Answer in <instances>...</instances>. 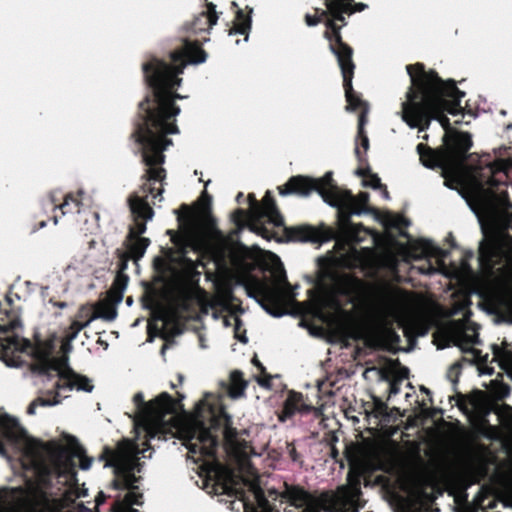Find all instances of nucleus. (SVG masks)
<instances>
[{
  "label": "nucleus",
  "instance_id": "obj_52",
  "mask_svg": "<svg viewBox=\"0 0 512 512\" xmlns=\"http://www.w3.org/2000/svg\"><path fill=\"white\" fill-rule=\"evenodd\" d=\"M57 222H58L57 217H54V224H57Z\"/></svg>",
  "mask_w": 512,
  "mask_h": 512
},
{
  "label": "nucleus",
  "instance_id": "obj_50",
  "mask_svg": "<svg viewBox=\"0 0 512 512\" xmlns=\"http://www.w3.org/2000/svg\"><path fill=\"white\" fill-rule=\"evenodd\" d=\"M422 391H424L425 393L429 394V390L425 387H422Z\"/></svg>",
  "mask_w": 512,
  "mask_h": 512
},
{
  "label": "nucleus",
  "instance_id": "obj_34",
  "mask_svg": "<svg viewBox=\"0 0 512 512\" xmlns=\"http://www.w3.org/2000/svg\"><path fill=\"white\" fill-rule=\"evenodd\" d=\"M159 321H160L161 326L159 327L158 323H157V324H155V328L163 335V337H166L167 336L166 326L168 325V316L163 315L159 319Z\"/></svg>",
  "mask_w": 512,
  "mask_h": 512
},
{
  "label": "nucleus",
  "instance_id": "obj_41",
  "mask_svg": "<svg viewBox=\"0 0 512 512\" xmlns=\"http://www.w3.org/2000/svg\"><path fill=\"white\" fill-rule=\"evenodd\" d=\"M355 154L358 157V159L361 161L362 160V155H361L360 148L358 146L355 148Z\"/></svg>",
  "mask_w": 512,
  "mask_h": 512
},
{
  "label": "nucleus",
  "instance_id": "obj_3",
  "mask_svg": "<svg viewBox=\"0 0 512 512\" xmlns=\"http://www.w3.org/2000/svg\"><path fill=\"white\" fill-rule=\"evenodd\" d=\"M444 140V147L438 151L422 143L417 145L422 164L428 168H441L446 186L452 188L450 183L455 182L465 188L469 197L483 213L499 220L505 229H512L511 204L507 191L502 187L511 162L507 159H497L493 162L482 160L479 166L468 167L465 160L472 147L470 134H449L446 131Z\"/></svg>",
  "mask_w": 512,
  "mask_h": 512
},
{
  "label": "nucleus",
  "instance_id": "obj_37",
  "mask_svg": "<svg viewBox=\"0 0 512 512\" xmlns=\"http://www.w3.org/2000/svg\"><path fill=\"white\" fill-rule=\"evenodd\" d=\"M198 338H199V345H200V347L202 349L207 348L206 339H205L204 335L203 334H199Z\"/></svg>",
  "mask_w": 512,
  "mask_h": 512
},
{
  "label": "nucleus",
  "instance_id": "obj_15",
  "mask_svg": "<svg viewBox=\"0 0 512 512\" xmlns=\"http://www.w3.org/2000/svg\"><path fill=\"white\" fill-rule=\"evenodd\" d=\"M409 254L415 259L434 257L437 262V267L428 263L424 266L419 267L421 273L433 274L436 272H443L445 269L444 258L447 256V251L440 249L435 246L431 241L421 239L415 241L409 249Z\"/></svg>",
  "mask_w": 512,
  "mask_h": 512
},
{
  "label": "nucleus",
  "instance_id": "obj_40",
  "mask_svg": "<svg viewBox=\"0 0 512 512\" xmlns=\"http://www.w3.org/2000/svg\"><path fill=\"white\" fill-rule=\"evenodd\" d=\"M103 502H104V496H103V494H102V493H100V494L98 495V497L96 498V503H97V505H100V504H102Z\"/></svg>",
  "mask_w": 512,
  "mask_h": 512
},
{
  "label": "nucleus",
  "instance_id": "obj_26",
  "mask_svg": "<svg viewBox=\"0 0 512 512\" xmlns=\"http://www.w3.org/2000/svg\"><path fill=\"white\" fill-rule=\"evenodd\" d=\"M250 27H251L250 18L246 17L241 10H238L234 27H233V29L230 30V35H232V34H247ZM247 40H248V35H246L244 38V41H247Z\"/></svg>",
  "mask_w": 512,
  "mask_h": 512
},
{
  "label": "nucleus",
  "instance_id": "obj_22",
  "mask_svg": "<svg viewBox=\"0 0 512 512\" xmlns=\"http://www.w3.org/2000/svg\"><path fill=\"white\" fill-rule=\"evenodd\" d=\"M493 361L498 362L499 366L506 370L507 374L512 378V352L501 348L498 345H492Z\"/></svg>",
  "mask_w": 512,
  "mask_h": 512
},
{
  "label": "nucleus",
  "instance_id": "obj_45",
  "mask_svg": "<svg viewBox=\"0 0 512 512\" xmlns=\"http://www.w3.org/2000/svg\"><path fill=\"white\" fill-rule=\"evenodd\" d=\"M507 307L512 314V300L507 304Z\"/></svg>",
  "mask_w": 512,
  "mask_h": 512
},
{
  "label": "nucleus",
  "instance_id": "obj_42",
  "mask_svg": "<svg viewBox=\"0 0 512 512\" xmlns=\"http://www.w3.org/2000/svg\"><path fill=\"white\" fill-rule=\"evenodd\" d=\"M202 200L210 201V196L207 194L206 191H204L201 195Z\"/></svg>",
  "mask_w": 512,
  "mask_h": 512
},
{
  "label": "nucleus",
  "instance_id": "obj_5",
  "mask_svg": "<svg viewBox=\"0 0 512 512\" xmlns=\"http://www.w3.org/2000/svg\"><path fill=\"white\" fill-rule=\"evenodd\" d=\"M312 191L318 192L326 203L338 208L339 230L344 241H337L336 245L340 247V251L328 260L336 266H356L360 262L361 256L351 243L361 242L363 237L359 234L361 231L366 232V230L362 225L352 223L350 216L352 214L361 215L366 212L365 206L369 194L361 192L355 197L350 191L341 190L333 183L332 173L330 172L319 179L295 176L284 186L279 187V193L283 196L291 193L308 196Z\"/></svg>",
  "mask_w": 512,
  "mask_h": 512
},
{
  "label": "nucleus",
  "instance_id": "obj_20",
  "mask_svg": "<svg viewBox=\"0 0 512 512\" xmlns=\"http://www.w3.org/2000/svg\"><path fill=\"white\" fill-rule=\"evenodd\" d=\"M128 284V276L119 272L108 292V297L113 303L119 304L123 299V292Z\"/></svg>",
  "mask_w": 512,
  "mask_h": 512
},
{
  "label": "nucleus",
  "instance_id": "obj_30",
  "mask_svg": "<svg viewBox=\"0 0 512 512\" xmlns=\"http://www.w3.org/2000/svg\"><path fill=\"white\" fill-rule=\"evenodd\" d=\"M356 173L363 177V185L366 187H371L373 189L379 188L381 186L380 178H378L374 174H369L364 169H358Z\"/></svg>",
  "mask_w": 512,
  "mask_h": 512
},
{
  "label": "nucleus",
  "instance_id": "obj_28",
  "mask_svg": "<svg viewBox=\"0 0 512 512\" xmlns=\"http://www.w3.org/2000/svg\"><path fill=\"white\" fill-rule=\"evenodd\" d=\"M293 238L299 241H312L320 240L317 230L309 226L298 227L293 231Z\"/></svg>",
  "mask_w": 512,
  "mask_h": 512
},
{
  "label": "nucleus",
  "instance_id": "obj_25",
  "mask_svg": "<svg viewBox=\"0 0 512 512\" xmlns=\"http://www.w3.org/2000/svg\"><path fill=\"white\" fill-rule=\"evenodd\" d=\"M47 391L56 393V391L52 385H51V387H47ZM66 397H67L66 392H63L61 394V396H58L57 394H55V397L53 400L38 398L30 403V405L28 406V409H27V413L30 415H34L36 413V408L38 406H54V405H57L60 403L59 398H66Z\"/></svg>",
  "mask_w": 512,
  "mask_h": 512
},
{
  "label": "nucleus",
  "instance_id": "obj_14",
  "mask_svg": "<svg viewBox=\"0 0 512 512\" xmlns=\"http://www.w3.org/2000/svg\"><path fill=\"white\" fill-rule=\"evenodd\" d=\"M454 343L463 351L471 352L479 361V373L481 375H491L494 372L492 367L486 365L488 355L481 356V352L474 349L473 346L479 343L478 339V326L474 323L466 324L458 329L453 334Z\"/></svg>",
  "mask_w": 512,
  "mask_h": 512
},
{
  "label": "nucleus",
  "instance_id": "obj_17",
  "mask_svg": "<svg viewBox=\"0 0 512 512\" xmlns=\"http://www.w3.org/2000/svg\"><path fill=\"white\" fill-rule=\"evenodd\" d=\"M311 410V407L304 404L303 396L300 393L290 392L284 402L283 410L279 415L280 421L284 422L295 413H306Z\"/></svg>",
  "mask_w": 512,
  "mask_h": 512
},
{
  "label": "nucleus",
  "instance_id": "obj_2",
  "mask_svg": "<svg viewBox=\"0 0 512 512\" xmlns=\"http://www.w3.org/2000/svg\"><path fill=\"white\" fill-rule=\"evenodd\" d=\"M171 58L172 65L152 58L142 66L145 80L152 91L150 96L139 103V119L134 132L145 165L141 187L143 195L134 194L128 200L133 223L127 237V250L135 261L143 257L150 244L148 238L141 236L146 231V223L154 216L145 198L149 194L157 198L163 193L162 182L166 177L162 167L165 162L163 152L172 145L166 136L179 132L175 118L180 108L174 105V100L183 97L173 92L182 81L178 75L183 73L188 63L205 62L206 53L197 44L186 43L185 49L172 53Z\"/></svg>",
  "mask_w": 512,
  "mask_h": 512
},
{
  "label": "nucleus",
  "instance_id": "obj_36",
  "mask_svg": "<svg viewBox=\"0 0 512 512\" xmlns=\"http://www.w3.org/2000/svg\"><path fill=\"white\" fill-rule=\"evenodd\" d=\"M401 512H423V511L419 507H416L414 505H409V506L403 508V510Z\"/></svg>",
  "mask_w": 512,
  "mask_h": 512
},
{
  "label": "nucleus",
  "instance_id": "obj_47",
  "mask_svg": "<svg viewBox=\"0 0 512 512\" xmlns=\"http://www.w3.org/2000/svg\"><path fill=\"white\" fill-rule=\"evenodd\" d=\"M223 322H224V325H225V326H228V325H229V322H228V319H227V318H224Z\"/></svg>",
  "mask_w": 512,
  "mask_h": 512
},
{
  "label": "nucleus",
  "instance_id": "obj_11",
  "mask_svg": "<svg viewBox=\"0 0 512 512\" xmlns=\"http://www.w3.org/2000/svg\"><path fill=\"white\" fill-rule=\"evenodd\" d=\"M180 232L172 233L171 240L181 250L175 258H169L167 269L178 279L193 282L200 275L197 271L198 260H193L185 255L187 247H194L199 238V227L197 221L191 215L179 218Z\"/></svg>",
  "mask_w": 512,
  "mask_h": 512
},
{
  "label": "nucleus",
  "instance_id": "obj_6",
  "mask_svg": "<svg viewBox=\"0 0 512 512\" xmlns=\"http://www.w3.org/2000/svg\"><path fill=\"white\" fill-rule=\"evenodd\" d=\"M406 69L411 86L402 103V120L409 127L424 131L435 119L447 130L449 119L445 113L456 116L462 112L464 92L453 81H442L434 71H424L422 64L408 65Z\"/></svg>",
  "mask_w": 512,
  "mask_h": 512
},
{
  "label": "nucleus",
  "instance_id": "obj_38",
  "mask_svg": "<svg viewBox=\"0 0 512 512\" xmlns=\"http://www.w3.org/2000/svg\"><path fill=\"white\" fill-rule=\"evenodd\" d=\"M397 393H399V388H398V386H397V384H396V383H392V384L390 385V395H391V394H394V395H395V394H397Z\"/></svg>",
  "mask_w": 512,
  "mask_h": 512
},
{
  "label": "nucleus",
  "instance_id": "obj_23",
  "mask_svg": "<svg viewBox=\"0 0 512 512\" xmlns=\"http://www.w3.org/2000/svg\"><path fill=\"white\" fill-rule=\"evenodd\" d=\"M247 383L242 378V373L234 371L230 375L228 394L231 398H239L244 394Z\"/></svg>",
  "mask_w": 512,
  "mask_h": 512
},
{
  "label": "nucleus",
  "instance_id": "obj_46",
  "mask_svg": "<svg viewBox=\"0 0 512 512\" xmlns=\"http://www.w3.org/2000/svg\"><path fill=\"white\" fill-rule=\"evenodd\" d=\"M480 253H481V257L484 258L485 257V252H484V249L482 247L480 248Z\"/></svg>",
  "mask_w": 512,
  "mask_h": 512
},
{
  "label": "nucleus",
  "instance_id": "obj_12",
  "mask_svg": "<svg viewBox=\"0 0 512 512\" xmlns=\"http://www.w3.org/2000/svg\"><path fill=\"white\" fill-rule=\"evenodd\" d=\"M249 203V221L252 231L262 234V224L264 219L275 227L283 225V219L275 206L270 191L266 192L261 203H259L253 195H249Z\"/></svg>",
  "mask_w": 512,
  "mask_h": 512
},
{
  "label": "nucleus",
  "instance_id": "obj_31",
  "mask_svg": "<svg viewBox=\"0 0 512 512\" xmlns=\"http://www.w3.org/2000/svg\"><path fill=\"white\" fill-rule=\"evenodd\" d=\"M492 391L498 398H504L509 394V387L506 384L499 383L496 380L491 381Z\"/></svg>",
  "mask_w": 512,
  "mask_h": 512
},
{
  "label": "nucleus",
  "instance_id": "obj_1",
  "mask_svg": "<svg viewBox=\"0 0 512 512\" xmlns=\"http://www.w3.org/2000/svg\"><path fill=\"white\" fill-rule=\"evenodd\" d=\"M212 394H206L193 414L178 415L181 405L168 393L163 392L154 400L145 402L138 392L133 397L136 412L133 416L135 440L121 441L116 450L105 449V467H113L116 489H128L123 500L115 503V512H137L132 505L142 504V494L137 492L140 472V454L148 448L147 440L164 439L168 435L178 437L188 449V457L198 462L202 457H212L218 442L217 431H221L227 449L235 458V467L228 468L219 462L204 463L205 488L209 493L227 495L240 500L246 508L256 505L254 512H338V489L314 497L305 490L284 485V490H268V497L260 486L257 471L248 457L250 447L238 439V432L232 427L230 417L217 404Z\"/></svg>",
  "mask_w": 512,
  "mask_h": 512
},
{
  "label": "nucleus",
  "instance_id": "obj_19",
  "mask_svg": "<svg viewBox=\"0 0 512 512\" xmlns=\"http://www.w3.org/2000/svg\"><path fill=\"white\" fill-rule=\"evenodd\" d=\"M316 305L320 312L339 313L341 303L337 295L332 291L322 292L316 299Z\"/></svg>",
  "mask_w": 512,
  "mask_h": 512
},
{
  "label": "nucleus",
  "instance_id": "obj_24",
  "mask_svg": "<svg viewBox=\"0 0 512 512\" xmlns=\"http://www.w3.org/2000/svg\"><path fill=\"white\" fill-rule=\"evenodd\" d=\"M381 222L385 227L396 228L404 235L402 228L408 226L409 222L402 215L386 212L381 216Z\"/></svg>",
  "mask_w": 512,
  "mask_h": 512
},
{
  "label": "nucleus",
  "instance_id": "obj_33",
  "mask_svg": "<svg viewBox=\"0 0 512 512\" xmlns=\"http://www.w3.org/2000/svg\"><path fill=\"white\" fill-rule=\"evenodd\" d=\"M226 304L224 303L223 300L219 299V298H213L209 301V303L207 304V306L205 307L206 309V312L208 313V310L210 309L211 312H212V315L214 318H217V315H216V312L215 310L218 308V307H225Z\"/></svg>",
  "mask_w": 512,
  "mask_h": 512
},
{
  "label": "nucleus",
  "instance_id": "obj_29",
  "mask_svg": "<svg viewBox=\"0 0 512 512\" xmlns=\"http://www.w3.org/2000/svg\"><path fill=\"white\" fill-rule=\"evenodd\" d=\"M70 202H74L76 206L79 207L86 206L89 203V197L86 196L82 190L78 192L77 198L71 195L66 196L65 201L59 206V209L62 210V214L66 213L64 209L70 205Z\"/></svg>",
  "mask_w": 512,
  "mask_h": 512
},
{
  "label": "nucleus",
  "instance_id": "obj_4",
  "mask_svg": "<svg viewBox=\"0 0 512 512\" xmlns=\"http://www.w3.org/2000/svg\"><path fill=\"white\" fill-rule=\"evenodd\" d=\"M14 454L27 469H33L47 478L58 490L63 489L67 500L85 497L87 491L77 487L74 456L57 441L40 442L27 435L17 418L0 409V455L6 458Z\"/></svg>",
  "mask_w": 512,
  "mask_h": 512
},
{
  "label": "nucleus",
  "instance_id": "obj_7",
  "mask_svg": "<svg viewBox=\"0 0 512 512\" xmlns=\"http://www.w3.org/2000/svg\"><path fill=\"white\" fill-rule=\"evenodd\" d=\"M92 322L87 319L84 322L74 321L65 338L61 343V357L53 355V347L51 343L39 346L35 351V363L33 371L37 373L43 382H52V386L58 396L63 392H69L73 389L77 391L91 392L94 388L91 380L86 376L75 373L68 366L67 354L72 350V341L77 337L78 333Z\"/></svg>",
  "mask_w": 512,
  "mask_h": 512
},
{
  "label": "nucleus",
  "instance_id": "obj_32",
  "mask_svg": "<svg viewBox=\"0 0 512 512\" xmlns=\"http://www.w3.org/2000/svg\"><path fill=\"white\" fill-rule=\"evenodd\" d=\"M253 362L261 369V373L263 374L262 376H256V381L260 386L264 388H270V381L272 376L264 373V367L259 363L257 359H253Z\"/></svg>",
  "mask_w": 512,
  "mask_h": 512
},
{
  "label": "nucleus",
  "instance_id": "obj_35",
  "mask_svg": "<svg viewBox=\"0 0 512 512\" xmlns=\"http://www.w3.org/2000/svg\"><path fill=\"white\" fill-rule=\"evenodd\" d=\"M76 456L80 459V468L82 470H88L92 465V459L86 456L76 453Z\"/></svg>",
  "mask_w": 512,
  "mask_h": 512
},
{
  "label": "nucleus",
  "instance_id": "obj_44",
  "mask_svg": "<svg viewBox=\"0 0 512 512\" xmlns=\"http://www.w3.org/2000/svg\"><path fill=\"white\" fill-rule=\"evenodd\" d=\"M382 195H383V197H384V198H386V199H388V198H389V195H388L387 190H383V191H382Z\"/></svg>",
  "mask_w": 512,
  "mask_h": 512
},
{
  "label": "nucleus",
  "instance_id": "obj_27",
  "mask_svg": "<svg viewBox=\"0 0 512 512\" xmlns=\"http://www.w3.org/2000/svg\"><path fill=\"white\" fill-rule=\"evenodd\" d=\"M15 493V490L0 491V512H17V503H13Z\"/></svg>",
  "mask_w": 512,
  "mask_h": 512
},
{
  "label": "nucleus",
  "instance_id": "obj_49",
  "mask_svg": "<svg viewBox=\"0 0 512 512\" xmlns=\"http://www.w3.org/2000/svg\"><path fill=\"white\" fill-rule=\"evenodd\" d=\"M247 254H248V250H247V248H244V250H243V255H244V256H247Z\"/></svg>",
  "mask_w": 512,
  "mask_h": 512
},
{
  "label": "nucleus",
  "instance_id": "obj_16",
  "mask_svg": "<svg viewBox=\"0 0 512 512\" xmlns=\"http://www.w3.org/2000/svg\"><path fill=\"white\" fill-rule=\"evenodd\" d=\"M352 94H353V104L354 105L350 106V102L347 98V94L345 93L346 100L348 103L346 109L348 111H355L356 109L361 108V113L359 115V121H358V139H360L361 146L363 147L364 152H366L369 147V140H368L367 135L365 134L364 126L367 122L368 106L365 102H363L356 95V93L353 90H352Z\"/></svg>",
  "mask_w": 512,
  "mask_h": 512
},
{
  "label": "nucleus",
  "instance_id": "obj_13",
  "mask_svg": "<svg viewBox=\"0 0 512 512\" xmlns=\"http://www.w3.org/2000/svg\"><path fill=\"white\" fill-rule=\"evenodd\" d=\"M0 347L2 359L9 366L16 365L15 361L9 362L8 358L16 352H24L30 347V342L21 337V325L16 319L6 318L0 323Z\"/></svg>",
  "mask_w": 512,
  "mask_h": 512
},
{
  "label": "nucleus",
  "instance_id": "obj_8",
  "mask_svg": "<svg viewBox=\"0 0 512 512\" xmlns=\"http://www.w3.org/2000/svg\"><path fill=\"white\" fill-rule=\"evenodd\" d=\"M325 10L316 9V15L307 14L305 20L308 26H315L323 22L326 26L324 36L329 41L331 51L335 54L340 66L343 86L346 90L350 106H353L352 77L354 64L352 62V49L341 40L340 29L346 25V17L356 11L367 8L364 3L354 4V0H324Z\"/></svg>",
  "mask_w": 512,
  "mask_h": 512
},
{
  "label": "nucleus",
  "instance_id": "obj_10",
  "mask_svg": "<svg viewBox=\"0 0 512 512\" xmlns=\"http://www.w3.org/2000/svg\"><path fill=\"white\" fill-rule=\"evenodd\" d=\"M377 307L384 321L393 320L414 336H424L428 331L426 320L411 312V298L401 290H384L379 295Z\"/></svg>",
  "mask_w": 512,
  "mask_h": 512
},
{
  "label": "nucleus",
  "instance_id": "obj_48",
  "mask_svg": "<svg viewBox=\"0 0 512 512\" xmlns=\"http://www.w3.org/2000/svg\"><path fill=\"white\" fill-rule=\"evenodd\" d=\"M173 329H174L173 334H179V330L177 327H174Z\"/></svg>",
  "mask_w": 512,
  "mask_h": 512
},
{
  "label": "nucleus",
  "instance_id": "obj_51",
  "mask_svg": "<svg viewBox=\"0 0 512 512\" xmlns=\"http://www.w3.org/2000/svg\"><path fill=\"white\" fill-rule=\"evenodd\" d=\"M86 312L88 313V312H89V309H83V310H81V313H86Z\"/></svg>",
  "mask_w": 512,
  "mask_h": 512
},
{
  "label": "nucleus",
  "instance_id": "obj_18",
  "mask_svg": "<svg viewBox=\"0 0 512 512\" xmlns=\"http://www.w3.org/2000/svg\"><path fill=\"white\" fill-rule=\"evenodd\" d=\"M217 15L214 5L210 4L207 11L198 15L192 24V31L198 33L211 29L217 23Z\"/></svg>",
  "mask_w": 512,
  "mask_h": 512
},
{
  "label": "nucleus",
  "instance_id": "obj_9",
  "mask_svg": "<svg viewBox=\"0 0 512 512\" xmlns=\"http://www.w3.org/2000/svg\"><path fill=\"white\" fill-rule=\"evenodd\" d=\"M268 259L274 268L275 280H261L249 275L245 279V288L248 295L256 299L269 314L279 317L283 314L281 305L287 295V283L280 258L269 253Z\"/></svg>",
  "mask_w": 512,
  "mask_h": 512
},
{
  "label": "nucleus",
  "instance_id": "obj_39",
  "mask_svg": "<svg viewBox=\"0 0 512 512\" xmlns=\"http://www.w3.org/2000/svg\"><path fill=\"white\" fill-rule=\"evenodd\" d=\"M232 261H233L234 265L245 268L244 267L245 265L240 262V260L238 259V257L236 255L232 256Z\"/></svg>",
  "mask_w": 512,
  "mask_h": 512
},
{
  "label": "nucleus",
  "instance_id": "obj_43",
  "mask_svg": "<svg viewBox=\"0 0 512 512\" xmlns=\"http://www.w3.org/2000/svg\"><path fill=\"white\" fill-rule=\"evenodd\" d=\"M91 215H92L93 219L95 220V222H97V221H98V219H99V215H98V213L93 212V213H91Z\"/></svg>",
  "mask_w": 512,
  "mask_h": 512
},
{
  "label": "nucleus",
  "instance_id": "obj_21",
  "mask_svg": "<svg viewBox=\"0 0 512 512\" xmlns=\"http://www.w3.org/2000/svg\"><path fill=\"white\" fill-rule=\"evenodd\" d=\"M109 298L107 301L100 302L93 311V314L88 318L92 321L96 318H102L108 321L114 320L117 316L116 306Z\"/></svg>",
  "mask_w": 512,
  "mask_h": 512
}]
</instances>
